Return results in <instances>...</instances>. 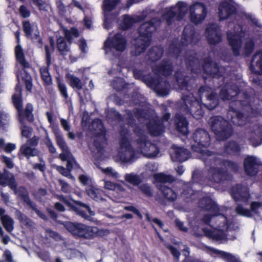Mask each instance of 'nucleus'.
Instances as JSON below:
<instances>
[{
    "instance_id": "obj_1",
    "label": "nucleus",
    "mask_w": 262,
    "mask_h": 262,
    "mask_svg": "<svg viewBox=\"0 0 262 262\" xmlns=\"http://www.w3.org/2000/svg\"><path fill=\"white\" fill-rule=\"evenodd\" d=\"M160 24L161 21L155 18L141 25L139 29V36L135 39L134 43L135 55H139L144 52L149 46L151 34L157 29Z\"/></svg>"
},
{
    "instance_id": "obj_2",
    "label": "nucleus",
    "mask_w": 262,
    "mask_h": 262,
    "mask_svg": "<svg viewBox=\"0 0 262 262\" xmlns=\"http://www.w3.org/2000/svg\"><path fill=\"white\" fill-rule=\"evenodd\" d=\"M128 125L121 126L119 156L123 162H132L138 157V149L135 151L129 141L130 133Z\"/></svg>"
},
{
    "instance_id": "obj_3",
    "label": "nucleus",
    "mask_w": 262,
    "mask_h": 262,
    "mask_svg": "<svg viewBox=\"0 0 262 262\" xmlns=\"http://www.w3.org/2000/svg\"><path fill=\"white\" fill-rule=\"evenodd\" d=\"M62 224L75 237L91 239L97 236L99 232L97 227L88 226L82 223L68 221Z\"/></svg>"
},
{
    "instance_id": "obj_4",
    "label": "nucleus",
    "mask_w": 262,
    "mask_h": 262,
    "mask_svg": "<svg viewBox=\"0 0 262 262\" xmlns=\"http://www.w3.org/2000/svg\"><path fill=\"white\" fill-rule=\"evenodd\" d=\"M208 123L219 140H224L229 138L232 129L229 122L221 116L210 118Z\"/></svg>"
},
{
    "instance_id": "obj_5",
    "label": "nucleus",
    "mask_w": 262,
    "mask_h": 262,
    "mask_svg": "<svg viewBox=\"0 0 262 262\" xmlns=\"http://www.w3.org/2000/svg\"><path fill=\"white\" fill-rule=\"evenodd\" d=\"M181 103V110L186 113H190L196 119L203 116L204 111L202 106L192 93H189L188 95L183 93Z\"/></svg>"
},
{
    "instance_id": "obj_6",
    "label": "nucleus",
    "mask_w": 262,
    "mask_h": 262,
    "mask_svg": "<svg viewBox=\"0 0 262 262\" xmlns=\"http://www.w3.org/2000/svg\"><path fill=\"white\" fill-rule=\"evenodd\" d=\"M15 93L12 96V100L15 108L18 111L19 121L23 122V117H26L28 121L31 122L33 120L32 114L33 106L28 103L25 107V111L22 110L21 88L19 84H17L15 88Z\"/></svg>"
},
{
    "instance_id": "obj_7",
    "label": "nucleus",
    "mask_w": 262,
    "mask_h": 262,
    "mask_svg": "<svg viewBox=\"0 0 262 262\" xmlns=\"http://www.w3.org/2000/svg\"><path fill=\"white\" fill-rule=\"evenodd\" d=\"M138 138L136 144L138 154H141L148 158L155 157L159 153V150L157 145L152 143L147 139V137L143 131L137 133Z\"/></svg>"
},
{
    "instance_id": "obj_8",
    "label": "nucleus",
    "mask_w": 262,
    "mask_h": 262,
    "mask_svg": "<svg viewBox=\"0 0 262 262\" xmlns=\"http://www.w3.org/2000/svg\"><path fill=\"white\" fill-rule=\"evenodd\" d=\"M54 133L55 136L56 143L62 151L59 155V157L62 161H67V167L68 168H71L72 164L75 162V160L57 127L54 128Z\"/></svg>"
},
{
    "instance_id": "obj_9",
    "label": "nucleus",
    "mask_w": 262,
    "mask_h": 262,
    "mask_svg": "<svg viewBox=\"0 0 262 262\" xmlns=\"http://www.w3.org/2000/svg\"><path fill=\"white\" fill-rule=\"evenodd\" d=\"M228 42L232 49L234 55L237 56L242 47V38L245 36L243 27L240 25L234 26L233 31H229L227 33Z\"/></svg>"
},
{
    "instance_id": "obj_10",
    "label": "nucleus",
    "mask_w": 262,
    "mask_h": 262,
    "mask_svg": "<svg viewBox=\"0 0 262 262\" xmlns=\"http://www.w3.org/2000/svg\"><path fill=\"white\" fill-rule=\"evenodd\" d=\"M188 11V7L185 3L179 2L175 7H172L166 11L163 15L168 25H170L175 20H180L186 14Z\"/></svg>"
},
{
    "instance_id": "obj_11",
    "label": "nucleus",
    "mask_w": 262,
    "mask_h": 262,
    "mask_svg": "<svg viewBox=\"0 0 262 262\" xmlns=\"http://www.w3.org/2000/svg\"><path fill=\"white\" fill-rule=\"evenodd\" d=\"M92 128L94 129L99 135L95 138L94 145L97 150L98 154L101 155L103 154L104 148L106 144L102 122L99 119L94 120L92 124Z\"/></svg>"
},
{
    "instance_id": "obj_12",
    "label": "nucleus",
    "mask_w": 262,
    "mask_h": 262,
    "mask_svg": "<svg viewBox=\"0 0 262 262\" xmlns=\"http://www.w3.org/2000/svg\"><path fill=\"white\" fill-rule=\"evenodd\" d=\"M59 199L68 205L72 210L81 217L89 220L91 216H94L95 212L91 210L90 207L81 202L76 201L75 204H72L63 195H59Z\"/></svg>"
},
{
    "instance_id": "obj_13",
    "label": "nucleus",
    "mask_w": 262,
    "mask_h": 262,
    "mask_svg": "<svg viewBox=\"0 0 262 262\" xmlns=\"http://www.w3.org/2000/svg\"><path fill=\"white\" fill-rule=\"evenodd\" d=\"M154 184H156L159 190L162 193L163 197L167 200L170 201H174L177 198V193L172 189L170 187L166 186L165 184L167 183H172L176 182V181H152ZM198 181H177L178 183L182 184L184 186L185 185L189 184L192 185Z\"/></svg>"
},
{
    "instance_id": "obj_14",
    "label": "nucleus",
    "mask_w": 262,
    "mask_h": 262,
    "mask_svg": "<svg viewBox=\"0 0 262 262\" xmlns=\"http://www.w3.org/2000/svg\"><path fill=\"white\" fill-rule=\"evenodd\" d=\"M207 13L206 6L200 3H194L189 7L190 19L195 24L201 23L206 17Z\"/></svg>"
},
{
    "instance_id": "obj_15",
    "label": "nucleus",
    "mask_w": 262,
    "mask_h": 262,
    "mask_svg": "<svg viewBox=\"0 0 262 262\" xmlns=\"http://www.w3.org/2000/svg\"><path fill=\"white\" fill-rule=\"evenodd\" d=\"M236 12L235 3L233 0H222L219 7L220 20H225Z\"/></svg>"
},
{
    "instance_id": "obj_16",
    "label": "nucleus",
    "mask_w": 262,
    "mask_h": 262,
    "mask_svg": "<svg viewBox=\"0 0 262 262\" xmlns=\"http://www.w3.org/2000/svg\"><path fill=\"white\" fill-rule=\"evenodd\" d=\"M221 165L224 166L226 169L221 170L219 167H211L209 169V172L211 175L212 179H222L223 176L226 174V170L230 169L233 171H237L238 168V166L236 163L227 160L221 161Z\"/></svg>"
},
{
    "instance_id": "obj_17",
    "label": "nucleus",
    "mask_w": 262,
    "mask_h": 262,
    "mask_svg": "<svg viewBox=\"0 0 262 262\" xmlns=\"http://www.w3.org/2000/svg\"><path fill=\"white\" fill-rule=\"evenodd\" d=\"M126 45V41L123 35L121 34H115L112 38H108L104 42V48L107 52V49H113L119 52H123Z\"/></svg>"
},
{
    "instance_id": "obj_18",
    "label": "nucleus",
    "mask_w": 262,
    "mask_h": 262,
    "mask_svg": "<svg viewBox=\"0 0 262 262\" xmlns=\"http://www.w3.org/2000/svg\"><path fill=\"white\" fill-rule=\"evenodd\" d=\"M261 165V161L256 157L248 156L244 160V168L246 173L249 176L256 175Z\"/></svg>"
},
{
    "instance_id": "obj_19",
    "label": "nucleus",
    "mask_w": 262,
    "mask_h": 262,
    "mask_svg": "<svg viewBox=\"0 0 262 262\" xmlns=\"http://www.w3.org/2000/svg\"><path fill=\"white\" fill-rule=\"evenodd\" d=\"M231 194L232 198L236 202H247L250 198L249 189L246 186L236 184L231 188Z\"/></svg>"
},
{
    "instance_id": "obj_20",
    "label": "nucleus",
    "mask_w": 262,
    "mask_h": 262,
    "mask_svg": "<svg viewBox=\"0 0 262 262\" xmlns=\"http://www.w3.org/2000/svg\"><path fill=\"white\" fill-rule=\"evenodd\" d=\"M147 84L154 89L161 96L167 95L169 93L170 84L163 79H151Z\"/></svg>"
},
{
    "instance_id": "obj_21",
    "label": "nucleus",
    "mask_w": 262,
    "mask_h": 262,
    "mask_svg": "<svg viewBox=\"0 0 262 262\" xmlns=\"http://www.w3.org/2000/svg\"><path fill=\"white\" fill-rule=\"evenodd\" d=\"M206 35L209 44L215 45L221 41V30L216 24L208 25L206 30Z\"/></svg>"
},
{
    "instance_id": "obj_22",
    "label": "nucleus",
    "mask_w": 262,
    "mask_h": 262,
    "mask_svg": "<svg viewBox=\"0 0 262 262\" xmlns=\"http://www.w3.org/2000/svg\"><path fill=\"white\" fill-rule=\"evenodd\" d=\"M193 139L198 146L207 147L210 144V136L208 132L202 128L196 129L193 134Z\"/></svg>"
},
{
    "instance_id": "obj_23",
    "label": "nucleus",
    "mask_w": 262,
    "mask_h": 262,
    "mask_svg": "<svg viewBox=\"0 0 262 262\" xmlns=\"http://www.w3.org/2000/svg\"><path fill=\"white\" fill-rule=\"evenodd\" d=\"M200 206L203 209L213 213V215H221L217 205L209 196H205L199 200Z\"/></svg>"
},
{
    "instance_id": "obj_24",
    "label": "nucleus",
    "mask_w": 262,
    "mask_h": 262,
    "mask_svg": "<svg viewBox=\"0 0 262 262\" xmlns=\"http://www.w3.org/2000/svg\"><path fill=\"white\" fill-rule=\"evenodd\" d=\"M198 40V36L195 34L192 25L186 26L183 31L181 42L183 46L188 44L195 43Z\"/></svg>"
},
{
    "instance_id": "obj_25",
    "label": "nucleus",
    "mask_w": 262,
    "mask_h": 262,
    "mask_svg": "<svg viewBox=\"0 0 262 262\" xmlns=\"http://www.w3.org/2000/svg\"><path fill=\"white\" fill-rule=\"evenodd\" d=\"M202 67L205 72L212 76H222L223 68H220L218 65L211 61V59L208 58L204 60Z\"/></svg>"
},
{
    "instance_id": "obj_26",
    "label": "nucleus",
    "mask_w": 262,
    "mask_h": 262,
    "mask_svg": "<svg viewBox=\"0 0 262 262\" xmlns=\"http://www.w3.org/2000/svg\"><path fill=\"white\" fill-rule=\"evenodd\" d=\"M19 192L20 197L25 203L29 206L40 218L44 220H47L46 215L40 212L37 208L36 204L30 199L28 193L24 187H20L19 188Z\"/></svg>"
},
{
    "instance_id": "obj_27",
    "label": "nucleus",
    "mask_w": 262,
    "mask_h": 262,
    "mask_svg": "<svg viewBox=\"0 0 262 262\" xmlns=\"http://www.w3.org/2000/svg\"><path fill=\"white\" fill-rule=\"evenodd\" d=\"M239 92L236 84H227L221 90L220 96L223 100H230L236 96Z\"/></svg>"
},
{
    "instance_id": "obj_28",
    "label": "nucleus",
    "mask_w": 262,
    "mask_h": 262,
    "mask_svg": "<svg viewBox=\"0 0 262 262\" xmlns=\"http://www.w3.org/2000/svg\"><path fill=\"white\" fill-rule=\"evenodd\" d=\"M45 51L46 54V62L47 66L46 67L41 68L40 72L41 78L45 82V84L50 85L52 84V81L51 76L49 73V67L51 63V60L48 46H45Z\"/></svg>"
},
{
    "instance_id": "obj_29",
    "label": "nucleus",
    "mask_w": 262,
    "mask_h": 262,
    "mask_svg": "<svg viewBox=\"0 0 262 262\" xmlns=\"http://www.w3.org/2000/svg\"><path fill=\"white\" fill-rule=\"evenodd\" d=\"M147 128L151 135L158 136L161 135L164 132V125L161 120L157 118L151 119L148 124Z\"/></svg>"
},
{
    "instance_id": "obj_30",
    "label": "nucleus",
    "mask_w": 262,
    "mask_h": 262,
    "mask_svg": "<svg viewBox=\"0 0 262 262\" xmlns=\"http://www.w3.org/2000/svg\"><path fill=\"white\" fill-rule=\"evenodd\" d=\"M174 153L171 155V159L174 162H182L187 160L190 157V153L185 148L173 145Z\"/></svg>"
},
{
    "instance_id": "obj_31",
    "label": "nucleus",
    "mask_w": 262,
    "mask_h": 262,
    "mask_svg": "<svg viewBox=\"0 0 262 262\" xmlns=\"http://www.w3.org/2000/svg\"><path fill=\"white\" fill-rule=\"evenodd\" d=\"M195 55V53L192 51L187 53L185 57V62L188 69L196 73L198 69L200 66L199 61Z\"/></svg>"
},
{
    "instance_id": "obj_32",
    "label": "nucleus",
    "mask_w": 262,
    "mask_h": 262,
    "mask_svg": "<svg viewBox=\"0 0 262 262\" xmlns=\"http://www.w3.org/2000/svg\"><path fill=\"white\" fill-rule=\"evenodd\" d=\"M250 69L255 74H262V51L257 52L253 56Z\"/></svg>"
},
{
    "instance_id": "obj_33",
    "label": "nucleus",
    "mask_w": 262,
    "mask_h": 262,
    "mask_svg": "<svg viewBox=\"0 0 262 262\" xmlns=\"http://www.w3.org/2000/svg\"><path fill=\"white\" fill-rule=\"evenodd\" d=\"M86 192L90 198L97 202L106 201V195L102 189L91 186L86 189Z\"/></svg>"
},
{
    "instance_id": "obj_34",
    "label": "nucleus",
    "mask_w": 262,
    "mask_h": 262,
    "mask_svg": "<svg viewBox=\"0 0 262 262\" xmlns=\"http://www.w3.org/2000/svg\"><path fill=\"white\" fill-rule=\"evenodd\" d=\"M153 72L157 75L167 76L172 72V67L169 61H163L159 66L152 67Z\"/></svg>"
},
{
    "instance_id": "obj_35",
    "label": "nucleus",
    "mask_w": 262,
    "mask_h": 262,
    "mask_svg": "<svg viewBox=\"0 0 262 262\" xmlns=\"http://www.w3.org/2000/svg\"><path fill=\"white\" fill-rule=\"evenodd\" d=\"M228 116L231 117V121L236 125L243 126L246 124V118L241 113L234 110L230 111L228 112Z\"/></svg>"
},
{
    "instance_id": "obj_36",
    "label": "nucleus",
    "mask_w": 262,
    "mask_h": 262,
    "mask_svg": "<svg viewBox=\"0 0 262 262\" xmlns=\"http://www.w3.org/2000/svg\"><path fill=\"white\" fill-rule=\"evenodd\" d=\"M178 84L182 90L190 91L191 86L188 83V77L182 72H177L175 74Z\"/></svg>"
},
{
    "instance_id": "obj_37",
    "label": "nucleus",
    "mask_w": 262,
    "mask_h": 262,
    "mask_svg": "<svg viewBox=\"0 0 262 262\" xmlns=\"http://www.w3.org/2000/svg\"><path fill=\"white\" fill-rule=\"evenodd\" d=\"M175 118L177 130L184 135L187 134L188 133V122L185 118L180 114H177Z\"/></svg>"
},
{
    "instance_id": "obj_38",
    "label": "nucleus",
    "mask_w": 262,
    "mask_h": 262,
    "mask_svg": "<svg viewBox=\"0 0 262 262\" xmlns=\"http://www.w3.org/2000/svg\"><path fill=\"white\" fill-rule=\"evenodd\" d=\"M144 19V18L139 16L132 17L129 15H125L123 16L122 23L120 24V26L123 30H126L130 28L134 23L140 21Z\"/></svg>"
},
{
    "instance_id": "obj_39",
    "label": "nucleus",
    "mask_w": 262,
    "mask_h": 262,
    "mask_svg": "<svg viewBox=\"0 0 262 262\" xmlns=\"http://www.w3.org/2000/svg\"><path fill=\"white\" fill-rule=\"evenodd\" d=\"M66 77L68 83L72 88L81 90L84 85V83L78 77L73 74L68 73L66 75Z\"/></svg>"
},
{
    "instance_id": "obj_40",
    "label": "nucleus",
    "mask_w": 262,
    "mask_h": 262,
    "mask_svg": "<svg viewBox=\"0 0 262 262\" xmlns=\"http://www.w3.org/2000/svg\"><path fill=\"white\" fill-rule=\"evenodd\" d=\"M15 56L17 62L24 68L29 67V63L26 60L23 50L19 45L17 46L15 49Z\"/></svg>"
},
{
    "instance_id": "obj_41",
    "label": "nucleus",
    "mask_w": 262,
    "mask_h": 262,
    "mask_svg": "<svg viewBox=\"0 0 262 262\" xmlns=\"http://www.w3.org/2000/svg\"><path fill=\"white\" fill-rule=\"evenodd\" d=\"M135 186H138L140 191L145 196L152 197L153 196L151 188L147 184H141L142 181H127Z\"/></svg>"
},
{
    "instance_id": "obj_42",
    "label": "nucleus",
    "mask_w": 262,
    "mask_h": 262,
    "mask_svg": "<svg viewBox=\"0 0 262 262\" xmlns=\"http://www.w3.org/2000/svg\"><path fill=\"white\" fill-rule=\"evenodd\" d=\"M20 152L28 158L38 155V151L35 147L30 146L28 144L26 143L21 146Z\"/></svg>"
},
{
    "instance_id": "obj_43",
    "label": "nucleus",
    "mask_w": 262,
    "mask_h": 262,
    "mask_svg": "<svg viewBox=\"0 0 262 262\" xmlns=\"http://www.w3.org/2000/svg\"><path fill=\"white\" fill-rule=\"evenodd\" d=\"M120 0H104L103 3V8L104 13L105 23H106L107 12L112 11L116 5L120 2Z\"/></svg>"
},
{
    "instance_id": "obj_44",
    "label": "nucleus",
    "mask_w": 262,
    "mask_h": 262,
    "mask_svg": "<svg viewBox=\"0 0 262 262\" xmlns=\"http://www.w3.org/2000/svg\"><path fill=\"white\" fill-rule=\"evenodd\" d=\"M163 53V49L161 47H154L148 52V59L151 61H156L162 57Z\"/></svg>"
},
{
    "instance_id": "obj_45",
    "label": "nucleus",
    "mask_w": 262,
    "mask_h": 262,
    "mask_svg": "<svg viewBox=\"0 0 262 262\" xmlns=\"http://www.w3.org/2000/svg\"><path fill=\"white\" fill-rule=\"evenodd\" d=\"M3 227L8 232H12L14 229V221L8 215L5 214L1 217Z\"/></svg>"
},
{
    "instance_id": "obj_46",
    "label": "nucleus",
    "mask_w": 262,
    "mask_h": 262,
    "mask_svg": "<svg viewBox=\"0 0 262 262\" xmlns=\"http://www.w3.org/2000/svg\"><path fill=\"white\" fill-rule=\"evenodd\" d=\"M57 49L61 54L66 55L70 51V47L63 37H60L57 40Z\"/></svg>"
},
{
    "instance_id": "obj_47",
    "label": "nucleus",
    "mask_w": 262,
    "mask_h": 262,
    "mask_svg": "<svg viewBox=\"0 0 262 262\" xmlns=\"http://www.w3.org/2000/svg\"><path fill=\"white\" fill-rule=\"evenodd\" d=\"M104 187L106 189L116 191L117 193L124 192L125 189L123 187L122 184H117L113 181H104Z\"/></svg>"
},
{
    "instance_id": "obj_48",
    "label": "nucleus",
    "mask_w": 262,
    "mask_h": 262,
    "mask_svg": "<svg viewBox=\"0 0 262 262\" xmlns=\"http://www.w3.org/2000/svg\"><path fill=\"white\" fill-rule=\"evenodd\" d=\"M203 231L206 237L212 239L220 241L224 239V234L222 232L214 231L208 229H204Z\"/></svg>"
},
{
    "instance_id": "obj_49",
    "label": "nucleus",
    "mask_w": 262,
    "mask_h": 262,
    "mask_svg": "<svg viewBox=\"0 0 262 262\" xmlns=\"http://www.w3.org/2000/svg\"><path fill=\"white\" fill-rule=\"evenodd\" d=\"M236 213L239 215L247 217H252V214L251 211L248 209L245 208L242 205L238 204L235 209Z\"/></svg>"
},
{
    "instance_id": "obj_50",
    "label": "nucleus",
    "mask_w": 262,
    "mask_h": 262,
    "mask_svg": "<svg viewBox=\"0 0 262 262\" xmlns=\"http://www.w3.org/2000/svg\"><path fill=\"white\" fill-rule=\"evenodd\" d=\"M19 122L21 124L20 129L22 136L25 137L26 138H29L31 136L32 129L30 127L25 125V117H23V122H21V121H19Z\"/></svg>"
},
{
    "instance_id": "obj_51",
    "label": "nucleus",
    "mask_w": 262,
    "mask_h": 262,
    "mask_svg": "<svg viewBox=\"0 0 262 262\" xmlns=\"http://www.w3.org/2000/svg\"><path fill=\"white\" fill-rule=\"evenodd\" d=\"M207 97L208 100L212 101V103L210 104H206V107L209 110H213L214 108L218 104L217 101L216 100V95L215 93L212 92L210 95L205 94V95Z\"/></svg>"
},
{
    "instance_id": "obj_52",
    "label": "nucleus",
    "mask_w": 262,
    "mask_h": 262,
    "mask_svg": "<svg viewBox=\"0 0 262 262\" xmlns=\"http://www.w3.org/2000/svg\"><path fill=\"white\" fill-rule=\"evenodd\" d=\"M220 253L222 258L226 262H241L231 253L224 251H220Z\"/></svg>"
},
{
    "instance_id": "obj_53",
    "label": "nucleus",
    "mask_w": 262,
    "mask_h": 262,
    "mask_svg": "<svg viewBox=\"0 0 262 262\" xmlns=\"http://www.w3.org/2000/svg\"><path fill=\"white\" fill-rule=\"evenodd\" d=\"M75 163H76V162L72 164V167L71 168H68L67 166V168H65L64 167H63L62 166H56V169L62 175L67 177L69 179H73V178L71 176H70V177H68V176L70 175V171L72 169L73 164H75Z\"/></svg>"
},
{
    "instance_id": "obj_54",
    "label": "nucleus",
    "mask_w": 262,
    "mask_h": 262,
    "mask_svg": "<svg viewBox=\"0 0 262 262\" xmlns=\"http://www.w3.org/2000/svg\"><path fill=\"white\" fill-rule=\"evenodd\" d=\"M226 151L228 154L238 152L239 151V147L235 142H231L226 146Z\"/></svg>"
},
{
    "instance_id": "obj_55",
    "label": "nucleus",
    "mask_w": 262,
    "mask_h": 262,
    "mask_svg": "<svg viewBox=\"0 0 262 262\" xmlns=\"http://www.w3.org/2000/svg\"><path fill=\"white\" fill-rule=\"evenodd\" d=\"M262 207V202L253 201L250 204V209L251 212H252L255 215H258L259 213L258 211L259 208Z\"/></svg>"
},
{
    "instance_id": "obj_56",
    "label": "nucleus",
    "mask_w": 262,
    "mask_h": 262,
    "mask_svg": "<svg viewBox=\"0 0 262 262\" xmlns=\"http://www.w3.org/2000/svg\"><path fill=\"white\" fill-rule=\"evenodd\" d=\"M124 209L126 211L132 212L134 214H136L140 220H142L143 218L142 214L140 211L134 206H124Z\"/></svg>"
},
{
    "instance_id": "obj_57",
    "label": "nucleus",
    "mask_w": 262,
    "mask_h": 262,
    "mask_svg": "<svg viewBox=\"0 0 262 262\" xmlns=\"http://www.w3.org/2000/svg\"><path fill=\"white\" fill-rule=\"evenodd\" d=\"M155 180H174L173 177L170 175L164 173H159L154 174Z\"/></svg>"
},
{
    "instance_id": "obj_58",
    "label": "nucleus",
    "mask_w": 262,
    "mask_h": 262,
    "mask_svg": "<svg viewBox=\"0 0 262 262\" xmlns=\"http://www.w3.org/2000/svg\"><path fill=\"white\" fill-rule=\"evenodd\" d=\"M26 89L28 91H31L32 88V79L30 75L26 74L23 78Z\"/></svg>"
},
{
    "instance_id": "obj_59",
    "label": "nucleus",
    "mask_w": 262,
    "mask_h": 262,
    "mask_svg": "<svg viewBox=\"0 0 262 262\" xmlns=\"http://www.w3.org/2000/svg\"><path fill=\"white\" fill-rule=\"evenodd\" d=\"M146 220L148 222H154L157 224L161 229H163L164 225L163 223L159 219L157 218H154L151 219V217L150 216L149 213H147L145 214Z\"/></svg>"
},
{
    "instance_id": "obj_60",
    "label": "nucleus",
    "mask_w": 262,
    "mask_h": 262,
    "mask_svg": "<svg viewBox=\"0 0 262 262\" xmlns=\"http://www.w3.org/2000/svg\"><path fill=\"white\" fill-rule=\"evenodd\" d=\"M245 53L249 55L252 53L254 49V43L251 39H248L245 42L244 46Z\"/></svg>"
},
{
    "instance_id": "obj_61",
    "label": "nucleus",
    "mask_w": 262,
    "mask_h": 262,
    "mask_svg": "<svg viewBox=\"0 0 262 262\" xmlns=\"http://www.w3.org/2000/svg\"><path fill=\"white\" fill-rule=\"evenodd\" d=\"M246 137L248 138V140L250 141L253 146L255 147L258 145L257 141L256 140L257 136L256 134L253 132H248L246 134Z\"/></svg>"
},
{
    "instance_id": "obj_62",
    "label": "nucleus",
    "mask_w": 262,
    "mask_h": 262,
    "mask_svg": "<svg viewBox=\"0 0 262 262\" xmlns=\"http://www.w3.org/2000/svg\"><path fill=\"white\" fill-rule=\"evenodd\" d=\"M31 2L34 5L38 7L40 11H46V4L45 1L42 0H30Z\"/></svg>"
},
{
    "instance_id": "obj_63",
    "label": "nucleus",
    "mask_w": 262,
    "mask_h": 262,
    "mask_svg": "<svg viewBox=\"0 0 262 262\" xmlns=\"http://www.w3.org/2000/svg\"><path fill=\"white\" fill-rule=\"evenodd\" d=\"M103 172L112 179L118 178V173L112 168H107L103 169Z\"/></svg>"
},
{
    "instance_id": "obj_64",
    "label": "nucleus",
    "mask_w": 262,
    "mask_h": 262,
    "mask_svg": "<svg viewBox=\"0 0 262 262\" xmlns=\"http://www.w3.org/2000/svg\"><path fill=\"white\" fill-rule=\"evenodd\" d=\"M168 51L170 54L171 55H173L177 57L178 56L180 52V48L178 47L174 43H172L170 45Z\"/></svg>"
}]
</instances>
